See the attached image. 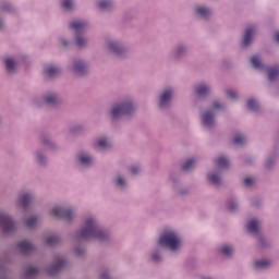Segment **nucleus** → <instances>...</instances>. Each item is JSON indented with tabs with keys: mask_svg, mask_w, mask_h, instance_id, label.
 Masks as SVG:
<instances>
[{
	"mask_svg": "<svg viewBox=\"0 0 279 279\" xmlns=\"http://www.w3.org/2000/svg\"><path fill=\"white\" fill-rule=\"evenodd\" d=\"M74 241H110V231L99 222L97 216L87 215L83 218L80 229L74 232Z\"/></svg>",
	"mask_w": 279,
	"mask_h": 279,
	"instance_id": "f257e3e1",
	"label": "nucleus"
},
{
	"mask_svg": "<svg viewBox=\"0 0 279 279\" xmlns=\"http://www.w3.org/2000/svg\"><path fill=\"white\" fill-rule=\"evenodd\" d=\"M158 246L168 250L170 254L177 255L182 252L184 242L182 241V235L172 228L163 229V232L159 234Z\"/></svg>",
	"mask_w": 279,
	"mask_h": 279,
	"instance_id": "f03ea898",
	"label": "nucleus"
},
{
	"mask_svg": "<svg viewBox=\"0 0 279 279\" xmlns=\"http://www.w3.org/2000/svg\"><path fill=\"white\" fill-rule=\"evenodd\" d=\"M134 114H136V102L132 97L116 102L110 109L111 121H119L122 117L132 119Z\"/></svg>",
	"mask_w": 279,
	"mask_h": 279,
	"instance_id": "7ed1b4c3",
	"label": "nucleus"
},
{
	"mask_svg": "<svg viewBox=\"0 0 279 279\" xmlns=\"http://www.w3.org/2000/svg\"><path fill=\"white\" fill-rule=\"evenodd\" d=\"M226 108V105L214 101L211 104V109L206 110L203 114H201V123L203 128H207V130H213L215 125H217V121L215 120V110H223Z\"/></svg>",
	"mask_w": 279,
	"mask_h": 279,
	"instance_id": "20e7f679",
	"label": "nucleus"
},
{
	"mask_svg": "<svg viewBox=\"0 0 279 279\" xmlns=\"http://www.w3.org/2000/svg\"><path fill=\"white\" fill-rule=\"evenodd\" d=\"M50 215L57 217V219H63V221H68V223L75 221L76 217L74 207H66L60 205L52 207L50 210Z\"/></svg>",
	"mask_w": 279,
	"mask_h": 279,
	"instance_id": "39448f33",
	"label": "nucleus"
},
{
	"mask_svg": "<svg viewBox=\"0 0 279 279\" xmlns=\"http://www.w3.org/2000/svg\"><path fill=\"white\" fill-rule=\"evenodd\" d=\"M4 64V71L8 75H14L19 68L21 66L22 62H25V57L22 54H11L7 56L2 60Z\"/></svg>",
	"mask_w": 279,
	"mask_h": 279,
	"instance_id": "423d86ee",
	"label": "nucleus"
},
{
	"mask_svg": "<svg viewBox=\"0 0 279 279\" xmlns=\"http://www.w3.org/2000/svg\"><path fill=\"white\" fill-rule=\"evenodd\" d=\"M175 89L173 87L163 88L158 95V108L159 110H169L173 101Z\"/></svg>",
	"mask_w": 279,
	"mask_h": 279,
	"instance_id": "0eeeda50",
	"label": "nucleus"
},
{
	"mask_svg": "<svg viewBox=\"0 0 279 279\" xmlns=\"http://www.w3.org/2000/svg\"><path fill=\"white\" fill-rule=\"evenodd\" d=\"M75 162L80 169H93L96 162L95 155L89 151L82 150L75 156Z\"/></svg>",
	"mask_w": 279,
	"mask_h": 279,
	"instance_id": "6e6552de",
	"label": "nucleus"
},
{
	"mask_svg": "<svg viewBox=\"0 0 279 279\" xmlns=\"http://www.w3.org/2000/svg\"><path fill=\"white\" fill-rule=\"evenodd\" d=\"M189 56V45L177 43L169 52V58L172 62H180Z\"/></svg>",
	"mask_w": 279,
	"mask_h": 279,
	"instance_id": "1a4fd4ad",
	"label": "nucleus"
},
{
	"mask_svg": "<svg viewBox=\"0 0 279 279\" xmlns=\"http://www.w3.org/2000/svg\"><path fill=\"white\" fill-rule=\"evenodd\" d=\"M70 71H72L73 75H76V77H86V75H88V62L84 59H73Z\"/></svg>",
	"mask_w": 279,
	"mask_h": 279,
	"instance_id": "9d476101",
	"label": "nucleus"
},
{
	"mask_svg": "<svg viewBox=\"0 0 279 279\" xmlns=\"http://www.w3.org/2000/svg\"><path fill=\"white\" fill-rule=\"evenodd\" d=\"M0 228L3 234H12L16 230V222L8 213H0Z\"/></svg>",
	"mask_w": 279,
	"mask_h": 279,
	"instance_id": "9b49d317",
	"label": "nucleus"
},
{
	"mask_svg": "<svg viewBox=\"0 0 279 279\" xmlns=\"http://www.w3.org/2000/svg\"><path fill=\"white\" fill-rule=\"evenodd\" d=\"M107 48L109 49V51H111V53L118 56V58H123V56L128 53V48H125L123 41L119 39H109L107 41Z\"/></svg>",
	"mask_w": 279,
	"mask_h": 279,
	"instance_id": "f8f14e48",
	"label": "nucleus"
},
{
	"mask_svg": "<svg viewBox=\"0 0 279 279\" xmlns=\"http://www.w3.org/2000/svg\"><path fill=\"white\" fill-rule=\"evenodd\" d=\"M34 202V192L32 191H23L20 192L16 199V205L24 209L29 210V205Z\"/></svg>",
	"mask_w": 279,
	"mask_h": 279,
	"instance_id": "ddd939ff",
	"label": "nucleus"
},
{
	"mask_svg": "<svg viewBox=\"0 0 279 279\" xmlns=\"http://www.w3.org/2000/svg\"><path fill=\"white\" fill-rule=\"evenodd\" d=\"M65 267H66V259H64L63 257L57 256L54 258V263L49 268H47L46 274L47 276H58V274H60V271L65 269Z\"/></svg>",
	"mask_w": 279,
	"mask_h": 279,
	"instance_id": "4468645a",
	"label": "nucleus"
},
{
	"mask_svg": "<svg viewBox=\"0 0 279 279\" xmlns=\"http://www.w3.org/2000/svg\"><path fill=\"white\" fill-rule=\"evenodd\" d=\"M90 27L86 20H74L69 23V28L75 34H84Z\"/></svg>",
	"mask_w": 279,
	"mask_h": 279,
	"instance_id": "2eb2a0df",
	"label": "nucleus"
},
{
	"mask_svg": "<svg viewBox=\"0 0 279 279\" xmlns=\"http://www.w3.org/2000/svg\"><path fill=\"white\" fill-rule=\"evenodd\" d=\"M194 93L198 99H206L213 93V87L208 83L195 85Z\"/></svg>",
	"mask_w": 279,
	"mask_h": 279,
	"instance_id": "dca6fc26",
	"label": "nucleus"
},
{
	"mask_svg": "<svg viewBox=\"0 0 279 279\" xmlns=\"http://www.w3.org/2000/svg\"><path fill=\"white\" fill-rule=\"evenodd\" d=\"M194 14L195 16H197V19H202L203 21H208V19L213 16V9H210L207 5L201 4L195 8Z\"/></svg>",
	"mask_w": 279,
	"mask_h": 279,
	"instance_id": "f3484780",
	"label": "nucleus"
},
{
	"mask_svg": "<svg viewBox=\"0 0 279 279\" xmlns=\"http://www.w3.org/2000/svg\"><path fill=\"white\" fill-rule=\"evenodd\" d=\"M16 248L19 250L20 254H23V256H29V254H33V252L36 251V246L26 240L19 242L16 244Z\"/></svg>",
	"mask_w": 279,
	"mask_h": 279,
	"instance_id": "a211bd4d",
	"label": "nucleus"
},
{
	"mask_svg": "<svg viewBox=\"0 0 279 279\" xmlns=\"http://www.w3.org/2000/svg\"><path fill=\"white\" fill-rule=\"evenodd\" d=\"M61 69L58 65L49 64L44 68V75L49 80L60 77Z\"/></svg>",
	"mask_w": 279,
	"mask_h": 279,
	"instance_id": "6ab92c4d",
	"label": "nucleus"
},
{
	"mask_svg": "<svg viewBox=\"0 0 279 279\" xmlns=\"http://www.w3.org/2000/svg\"><path fill=\"white\" fill-rule=\"evenodd\" d=\"M113 186L118 191H126V189L130 187V182L128 181V178L123 174H117L113 179Z\"/></svg>",
	"mask_w": 279,
	"mask_h": 279,
	"instance_id": "aec40b11",
	"label": "nucleus"
},
{
	"mask_svg": "<svg viewBox=\"0 0 279 279\" xmlns=\"http://www.w3.org/2000/svg\"><path fill=\"white\" fill-rule=\"evenodd\" d=\"M43 99L46 106L53 107L60 104V95H58V93L56 92H50L44 95Z\"/></svg>",
	"mask_w": 279,
	"mask_h": 279,
	"instance_id": "412c9836",
	"label": "nucleus"
},
{
	"mask_svg": "<svg viewBox=\"0 0 279 279\" xmlns=\"http://www.w3.org/2000/svg\"><path fill=\"white\" fill-rule=\"evenodd\" d=\"M207 180L214 186H221V170H214L207 173Z\"/></svg>",
	"mask_w": 279,
	"mask_h": 279,
	"instance_id": "4be33fe9",
	"label": "nucleus"
},
{
	"mask_svg": "<svg viewBox=\"0 0 279 279\" xmlns=\"http://www.w3.org/2000/svg\"><path fill=\"white\" fill-rule=\"evenodd\" d=\"M74 44L77 49H87L88 48V37L84 34H75L74 35Z\"/></svg>",
	"mask_w": 279,
	"mask_h": 279,
	"instance_id": "5701e85b",
	"label": "nucleus"
},
{
	"mask_svg": "<svg viewBox=\"0 0 279 279\" xmlns=\"http://www.w3.org/2000/svg\"><path fill=\"white\" fill-rule=\"evenodd\" d=\"M96 147L97 149H100V151H108V149H111L112 143L110 142V138L108 137H99L96 141Z\"/></svg>",
	"mask_w": 279,
	"mask_h": 279,
	"instance_id": "b1692460",
	"label": "nucleus"
},
{
	"mask_svg": "<svg viewBox=\"0 0 279 279\" xmlns=\"http://www.w3.org/2000/svg\"><path fill=\"white\" fill-rule=\"evenodd\" d=\"M254 32H256V28H254V26L247 27L245 29V34L242 40V47H250V45H252V38L254 37Z\"/></svg>",
	"mask_w": 279,
	"mask_h": 279,
	"instance_id": "393cba45",
	"label": "nucleus"
},
{
	"mask_svg": "<svg viewBox=\"0 0 279 279\" xmlns=\"http://www.w3.org/2000/svg\"><path fill=\"white\" fill-rule=\"evenodd\" d=\"M34 158H35V161L40 167H47L48 159H47V155H45V151L43 149H37L34 153Z\"/></svg>",
	"mask_w": 279,
	"mask_h": 279,
	"instance_id": "a878e982",
	"label": "nucleus"
},
{
	"mask_svg": "<svg viewBox=\"0 0 279 279\" xmlns=\"http://www.w3.org/2000/svg\"><path fill=\"white\" fill-rule=\"evenodd\" d=\"M149 259L156 265L162 263V260H165V258L162 257V250L158 247L154 248L149 254Z\"/></svg>",
	"mask_w": 279,
	"mask_h": 279,
	"instance_id": "bb28decb",
	"label": "nucleus"
},
{
	"mask_svg": "<svg viewBox=\"0 0 279 279\" xmlns=\"http://www.w3.org/2000/svg\"><path fill=\"white\" fill-rule=\"evenodd\" d=\"M98 8L101 12H110L114 10V1L112 0H100L98 2Z\"/></svg>",
	"mask_w": 279,
	"mask_h": 279,
	"instance_id": "cd10ccee",
	"label": "nucleus"
},
{
	"mask_svg": "<svg viewBox=\"0 0 279 279\" xmlns=\"http://www.w3.org/2000/svg\"><path fill=\"white\" fill-rule=\"evenodd\" d=\"M62 243V238L59 234L50 235L46 239V245L49 247H56Z\"/></svg>",
	"mask_w": 279,
	"mask_h": 279,
	"instance_id": "c85d7f7f",
	"label": "nucleus"
},
{
	"mask_svg": "<svg viewBox=\"0 0 279 279\" xmlns=\"http://www.w3.org/2000/svg\"><path fill=\"white\" fill-rule=\"evenodd\" d=\"M60 7L64 12H73L75 10V0H61Z\"/></svg>",
	"mask_w": 279,
	"mask_h": 279,
	"instance_id": "c756f323",
	"label": "nucleus"
},
{
	"mask_svg": "<svg viewBox=\"0 0 279 279\" xmlns=\"http://www.w3.org/2000/svg\"><path fill=\"white\" fill-rule=\"evenodd\" d=\"M246 230L251 234H258L259 228H258V220L252 219L246 225Z\"/></svg>",
	"mask_w": 279,
	"mask_h": 279,
	"instance_id": "7c9ffc66",
	"label": "nucleus"
},
{
	"mask_svg": "<svg viewBox=\"0 0 279 279\" xmlns=\"http://www.w3.org/2000/svg\"><path fill=\"white\" fill-rule=\"evenodd\" d=\"M251 64L257 71H265V65L263 64V61H260V57L258 54H255L251 58Z\"/></svg>",
	"mask_w": 279,
	"mask_h": 279,
	"instance_id": "2f4dec72",
	"label": "nucleus"
},
{
	"mask_svg": "<svg viewBox=\"0 0 279 279\" xmlns=\"http://www.w3.org/2000/svg\"><path fill=\"white\" fill-rule=\"evenodd\" d=\"M267 73H268L269 82H276V80H278V77H279V65L268 68Z\"/></svg>",
	"mask_w": 279,
	"mask_h": 279,
	"instance_id": "473e14b6",
	"label": "nucleus"
},
{
	"mask_svg": "<svg viewBox=\"0 0 279 279\" xmlns=\"http://www.w3.org/2000/svg\"><path fill=\"white\" fill-rule=\"evenodd\" d=\"M216 165L219 169H230V159L227 156H220L217 158Z\"/></svg>",
	"mask_w": 279,
	"mask_h": 279,
	"instance_id": "72a5a7b5",
	"label": "nucleus"
},
{
	"mask_svg": "<svg viewBox=\"0 0 279 279\" xmlns=\"http://www.w3.org/2000/svg\"><path fill=\"white\" fill-rule=\"evenodd\" d=\"M41 142L46 149H58V144H56V142L50 140L47 135L41 137Z\"/></svg>",
	"mask_w": 279,
	"mask_h": 279,
	"instance_id": "f704fd0d",
	"label": "nucleus"
},
{
	"mask_svg": "<svg viewBox=\"0 0 279 279\" xmlns=\"http://www.w3.org/2000/svg\"><path fill=\"white\" fill-rule=\"evenodd\" d=\"M38 216H32L25 220V226L28 230H36L38 228Z\"/></svg>",
	"mask_w": 279,
	"mask_h": 279,
	"instance_id": "c9c22d12",
	"label": "nucleus"
},
{
	"mask_svg": "<svg viewBox=\"0 0 279 279\" xmlns=\"http://www.w3.org/2000/svg\"><path fill=\"white\" fill-rule=\"evenodd\" d=\"M0 12L3 14L5 12L7 14H12L14 12V5L8 1L0 2Z\"/></svg>",
	"mask_w": 279,
	"mask_h": 279,
	"instance_id": "e433bc0d",
	"label": "nucleus"
},
{
	"mask_svg": "<svg viewBox=\"0 0 279 279\" xmlns=\"http://www.w3.org/2000/svg\"><path fill=\"white\" fill-rule=\"evenodd\" d=\"M228 208L231 213H236L239 210V199L236 197L229 198Z\"/></svg>",
	"mask_w": 279,
	"mask_h": 279,
	"instance_id": "4c0bfd02",
	"label": "nucleus"
},
{
	"mask_svg": "<svg viewBox=\"0 0 279 279\" xmlns=\"http://www.w3.org/2000/svg\"><path fill=\"white\" fill-rule=\"evenodd\" d=\"M233 253H234V246L230 244H225L220 248V254H222V256H232Z\"/></svg>",
	"mask_w": 279,
	"mask_h": 279,
	"instance_id": "58836bf2",
	"label": "nucleus"
},
{
	"mask_svg": "<svg viewBox=\"0 0 279 279\" xmlns=\"http://www.w3.org/2000/svg\"><path fill=\"white\" fill-rule=\"evenodd\" d=\"M269 265L270 262L267 259H257L254 262V269H267Z\"/></svg>",
	"mask_w": 279,
	"mask_h": 279,
	"instance_id": "ea45409f",
	"label": "nucleus"
},
{
	"mask_svg": "<svg viewBox=\"0 0 279 279\" xmlns=\"http://www.w3.org/2000/svg\"><path fill=\"white\" fill-rule=\"evenodd\" d=\"M181 169L185 172L193 171V169H195V159H187L186 162L181 166Z\"/></svg>",
	"mask_w": 279,
	"mask_h": 279,
	"instance_id": "a19ab883",
	"label": "nucleus"
},
{
	"mask_svg": "<svg viewBox=\"0 0 279 279\" xmlns=\"http://www.w3.org/2000/svg\"><path fill=\"white\" fill-rule=\"evenodd\" d=\"M245 143H247V137L243 134H236L233 137V145H245Z\"/></svg>",
	"mask_w": 279,
	"mask_h": 279,
	"instance_id": "79ce46f5",
	"label": "nucleus"
},
{
	"mask_svg": "<svg viewBox=\"0 0 279 279\" xmlns=\"http://www.w3.org/2000/svg\"><path fill=\"white\" fill-rule=\"evenodd\" d=\"M247 108L252 110V112H258V101L254 98H250L247 100Z\"/></svg>",
	"mask_w": 279,
	"mask_h": 279,
	"instance_id": "37998d69",
	"label": "nucleus"
},
{
	"mask_svg": "<svg viewBox=\"0 0 279 279\" xmlns=\"http://www.w3.org/2000/svg\"><path fill=\"white\" fill-rule=\"evenodd\" d=\"M38 271H39L38 267H29L25 271V278L27 279L36 278V275L38 274Z\"/></svg>",
	"mask_w": 279,
	"mask_h": 279,
	"instance_id": "c03bdc74",
	"label": "nucleus"
},
{
	"mask_svg": "<svg viewBox=\"0 0 279 279\" xmlns=\"http://www.w3.org/2000/svg\"><path fill=\"white\" fill-rule=\"evenodd\" d=\"M0 279H8V267L2 260H0Z\"/></svg>",
	"mask_w": 279,
	"mask_h": 279,
	"instance_id": "a18cd8bd",
	"label": "nucleus"
},
{
	"mask_svg": "<svg viewBox=\"0 0 279 279\" xmlns=\"http://www.w3.org/2000/svg\"><path fill=\"white\" fill-rule=\"evenodd\" d=\"M61 44L64 49H71L75 45V41L73 39L62 38Z\"/></svg>",
	"mask_w": 279,
	"mask_h": 279,
	"instance_id": "49530a36",
	"label": "nucleus"
},
{
	"mask_svg": "<svg viewBox=\"0 0 279 279\" xmlns=\"http://www.w3.org/2000/svg\"><path fill=\"white\" fill-rule=\"evenodd\" d=\"M74 254H75V256H78V257L85 256L86 247H84V246L74 247Z\"/></svg>",
	"mask_w": 279,
	"mask_h": 279,
	"instance_id": "de8ad7c7",
	"label": "nucleus"
},
{
	"mask_svg": "<svg viewBox=\"0 0 279 279\" xmlns=\"http://www.w3.org/2000/svg\"><path fill=\"white\" fill-rule=\"evenodd\" d=\"M276 165V157H270L266 160L265 167L266 169H271Z\"/></svg>",
	"mask_w": 279,
	"mask_h": 279,
	"instance_id": "09e8293b",
	"label": "nucleus"
},
{
	"mask_svg": "<svg viewBox=\"0 0 279 279\" xmlns=\"http://www.w3.org/2000/svg\"><path fill=\"white\" fill-rule=\"evenodd\" d=\"M227 95L230 99H239V94L234 89H228Z\"/></svg>",
	"mask_w": 279,
	"mask_h": 279,
	"instance_id": "8fccbe9b",
	"label": "nucleus"
},
{
	"mask_svg": "<svg viewBox=\"0 0 279 279\" xmlns=\"http://www.w3.org/2000/svg\"><path fill=\"white\" fill-rule=\"evenodd\" d=\"M5 29V15L0 12V32Z\"/></svg>",
	"mask_w": 279,
	"mask_h": 279,
	"instance_id": "3c124183",
	"label": "nucleus"
},
{
	"mask_svg": "<svg viewBox=\"0 0 279 279\" xmlns=\"http://www.w3.org/2000/svg\"><path fill=\"white\" fill-rule=\"evenodd\" d=\"M258 245H259V247H267V240H265V238L258 235Z\"/></svg>",
	"mask_w": 279,
	"mask_h": 279,
	"instance_id": "603ef678",
	"label": "nucleus"
},
{
	"mask_svg": "<svg viewBox=\"0 0 279 279\" xmlns=\"http://www.w3.org/2000/svg\"><path fill=\"white\" fill-rule=\"evenodd\" d=\"M131 172H132L133 175H138V173H141V167H138V166H133V167L131 168Z\"/></svg>",
	"mask_w": 279,
	"mask_h": 279,
	"instance_id": "864d4df0",
	"label": "nucleus"
},
{
	"mask_svg": "<svg viewBox=\"0 0 279 279\" xmlns=\"http://www.w3.org/2000/svg\"><path fill=\"white\" fill-rule=\"evenodd\" d=\"M100 279H110V272L108 270H102L100 272Z\"/></svg>",
	"mask_w": 279,
	"mask_h": 279,
	"instance_id": "5fc2aeb1",
	"label": "nucleus"
},
{
	"mask_svg": "<svg viewBox=\"0 0 279 279\" xmlns=\"http://www.w3.org/2000/svg\"><path fill=\"white\" fill-rule=\"evenodd\" d=\"M244 184L246 186H252L254 184V179H252V178L244 179Z\"/></svg>",
	"mask_w": 279,
	"mask_h": 279,
	"instance_id": "6e6d98bb",
	"label": "nucleus"
},
{
	"mask_svg": "<svg viewBox=\"0 0 279 279\" xmlns=\"http://www.w3.org/2000/svg\"><path fill=\"white\" fill-rule=\"evenodd\" d=\"M179 193L180 195H186V193H189V190H180Z\"/></svg>",
	"mask_w": 279,
	"mask_h": 279,
	"instance_id": "4d7b16f0",
	"label": "nucleus"
},
{
	"mask_svg": "<svg viewBox=\"0 0 279 279\" xmlns=\"http://www.w3.org/2000/svg\"><path fill=\"white\" fill-rule=\"evenodd\" d=\"M0 124H1V116H0Z\"/></svg>",
	"mask_w": 279,
	"mask_h": 279,
	"instance_id": "13d9d810",
	"label": "nucleus"
},
{
	"mask_svg": "<svg viewBox=\"0 0 279 279\" xmlns=\"http://www.w3.org/2000/svg\"><path fill=\"white\" fill-rule=\"evenodd\" d=\"M254 206H258V204H254Z\"/></svg>",
	"mask_w": 279,
	"mask_h": 279,
	"instance_id": "bf43d9fd",
	"label": "nucleus"
}]
</instances>
